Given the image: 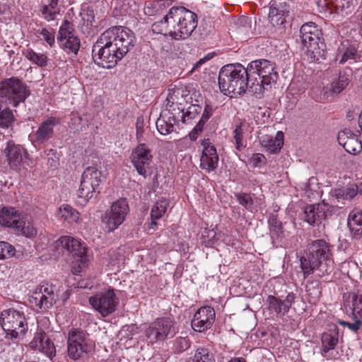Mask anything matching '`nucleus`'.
<instances>
[{
  "label": "nucleus",
  "instance_id": "nucleus-3",
  "mask_svg": "<svg viewBox=\"0 0 362 362\" xmlns=\"http://www.w3.org/2000/svg\"><path fill=\"white\" fill-rule=\"evenodd\" d=\"M247 71L250 78L249 92L257 98L263 95L266 86L276 81L278 74L274 65L267 59H257L247 65Z\"/></svg>",
  "mask_w": 362,
  "mask_h": 362
},
{
  "label": "nucleus",
  "instance_id": "nucleus-12",
  "mask_svg": "<svg viewBox=\"0 0 362 362\" xmlns=\"http://www.w3.org/2000/svg\"><path fill=\"white\" fill-rule=\"evenodd\" d=\"M57 300L55 287L48 284L38 286L29 298V302L41 312L52 308Z\"/></svg>",
  "mask_w": 362,
  "mask_h": 362
},
{
  "label": "nucleus",
  "instance_id": "nucleus-55",
  "mask_svg": "<svg viewBox=\"0 0 362 362\" xmlns=\"http://www.w3.org/2000/svg\"><path fill=\"white\" fill-rule=\"evenodd\" d=\"M265 157L262 153H254L251 158V162L253 163L254 166H257L260 163H262Z\"/></svg>",
  "mask_w": 362,
  "mask_h": 362
},
{
  "label": "nucleus",
  "instance_id": "nucleus-38",
  "mask_svg": "<svg viewBox=\"0 0 362 362\" xmlns=\"http://www.w3.org/2000/svg\"><path fill=\"white\" fill-rule=\"evenodd\" d=\"M322 351L325 353L329 350L334 349L338 343L337 333H324L322 335Z\"/></svg>",
  "mask_w": 362,
  "mask_h": 362
},
{
  "label": "nucleus",
  "instance_id": "nucleus-51",
  "mask_svg": "<svg viewBox=\"0 0 362 362\" xmlns=\"http://www.w3.org/2000/svg\"><path fill=\"white\" fill-rule=\"evenodd\" d=\"M354 318L355 322L354 323H351L349 322H346L344 320H339L338 322L341 325L344 327H347L349 329L353 331L354 332H357L358 330L362 327V318H360L357 315H354Z\"/></svg>",
  "mask_w": 362,
  "mask_h": 362
},
{
  "label": "nucleus",
  "instance_id": "nucleus-6",
  "mask_svg": "<svg viewBox=\"0 0 362 362\" xmlns=\"http://www.w3.org/2000/svg\"><path fill=\"white\" fill-rule=\"evenodd\" d=\"M170 18L174 21L173 39L176 40L187 39L197 26V16L185 7H172Z\"/></svg>",
  "mask_w": 362,
  "mask_h": 362
},
{
  "label": "nucleus",
  "instance_id": "nucleus-18",
  "mask_svg": "<svg viewBox=\"0 0 362 362\" xmlns=\"http://www.w3.org/2000/svg\"><path fill=\"white\" fill-rule=\"evenodd\" d=\"M215 310L210 306L200 308L192 320V329L199 332L210 329L215 321Z\"/></svg>",
  "mask_w": 362,
  "mask_h": 362
},
{
  "label": "nucleus",
  "instance_id": "nucleus-59",
  "mask_svg": "<svg viewBox=\"0 0 362 362\" xmlns=\"http://www.w3.org/2000/svg\"><path fill=\"white\" fill-rule=\"evenodd\" d=\"M316 4L322 8L327 7L329 4H332L329 0H316Z\"/></svg>",
  "mask_w": 362,
  "mask_h": 362
},
{
  "label": "nucleus",
  "instance_id": "nucleus-21",
  "mask_svg": "<svg viewBox=\"0 0 362 362\" xmlns=\"http://www.w3.org/2000/svg\"><path fill=\"white\" fill-rule=\"evenodd\" d=\"M56 123V119L50 117L40 124L37 130L30 136L35 146L43 144L53 136Z\"/></svg>",
  "mask_w": 362,
  "mask_h": 362
},
{
  "label": "nucleus",
  "instance_id": "nucleus-11",
  "mask_svg": "<svg viewBox=\"0 0 362 362\" xmlns=\"http://www.w3.org/2000/svg\"><path fill=\"white\" fill-rule=\"evenodd\" d=\"M129 212V205L124 199H120L112 203L102 217V222L108 231L117 229L125 220Z\"/></svg>",
  "mask_w": 362,
  "mask_h": 362
},
{
  "label": "nucleus",
  "instance_id": "nucleus-23",
  "mask_svg": "<svg viewBox=\"0 0 362 362\" xmlns=\"http://www.w3.org/2000/svg\"><path fill=\"white\" fill-rule=\"evenodd\" d=\"M31 344L38 348L50 359L56 356V349L54 344L51 341L47 334L42 329H38L35 334Z\"/></svg>",
  "mask_w": 362,
  "mask_h": 362
},
{
  "label": "nucleus",
  "instance_id": "nucleus-60",
  "mask_svg": "<svg viewBox=\"0 0 362 362\" xmlns=\"http://www.w3.org/2000/svg\"><path fill=\"white\" fill-rule=\"evenodd\" d=\"M211 57H205L202 59H200L197 63L194 64L193 69H198L204 63H205L207 60H209Z\"/></svg>",
  "mask_w": 362,
  "mask_h": 362
},
{
  "label": "nucleus",
  "instance_id": "nucleus-40",
  "mask_svg": "<svg viewBox=\"0 0 362 362\" xmlns=\"http://www.w3.org/2000/svg\"><path fill=\"white\" fill-rule=\"evenodd\" d=\"M267 302L269 303V308L274 311L277 315H284L288 312V310H284V304L282 300L274 296H269Z\"/></svg>",
  "mask_w": 362,
  "mask_h": 362
},
{
  "label": "nucleus",
  "instance_id": "nucleus-32",
  "mask_svg": "<svg viewBox=\"0 0 362 362\" xmlns=\"http://www.w3.org/2000/svg\"><path fill=\"white\" fill-rule=\"evenodd\" d=\"M352 71L350 68H345L339 72V76L331 85V90L334 93H341L349 83Z\"/></svg>",
  "mask_w": 362,
  "mask_h": 362
},
{
  "label": "nucleus",
  "instance_id": "nucleus-41",
  "mask_svg": "<svg viewBox=\"0 0 362 362\" xmlns=\"http://www.w3.org/2000/svg\"><path fill=\"white\" fill-rule=\"evenodd\" d=\"M16 249L8 242L0 241V259H8L16 256Z\"/></svg>",
  "mask_w": 362,
  "mask_h": 362
},
{
  "label": "nucleus",
  "instance_id": "nucleus-42",
  "mask_svg": "<svg viewBox=\"0 0 362 362\" xmlns=\"http://www.w3.org/2000/svg\"><path fill=\"white\" fill-rule=\"evenodd\" d=\"M14 122L13 112L9 108H5L0 112V127L8 128Z\"/></svg>",
  "mask_w": 362,
  "mask_h": 362
},
{
  "label": "nucleus",
  "instance_id": "nucleus-48",
  "mask_svg": "<svg viewBox=\"0 0 362 362\" xmlns=\"http://www.w3.org/2000/svg\"><path fill=\"white\" fill-rule=\"evenodd\" d=\"M283 14L276 7L271 6L269 13V19L270 23L274 26L275 25L282 24L284 19Z\"/></svg>",
  "mask_w": 362,
  "mask_h": 362
},
{
  "label": "nucleus",
  "instance_id": "nucleus-16",
  "mask_svg": "<svg viewBox=\"0 0 362 362\" xmlns=\"http://www.w3.org/2000/svg\"><path fill=\"white\" fill-rule=\"evenodd\" d=\"M4 152L11 169L18 170L28 165V153L21 145L10 140L7 142Z\"/></svg>",
  "mask_w": 362,
  "mask_h": 362
},
{
  "label": "nucleus",
  "instance_id": "nucleus-52",
  "mask_svg": "<svg viewBox=\"0 0 362 362\" xmlns=\"http://www.w3.org/2000/svg\"><path fill=\"white\" fill-rule=\"evenodd\" d=\"M306 291L314 300L318 299L320 295V290L317 284L311 283L306 286Z\"/></svg>",
  "mask_w": 362,
  "mask_h": 362
},
{
  "label": "nucleus",
  "instance_id": "nucleus-8",
  "mask_svg": "<svg viewBox=\"0 0 362 362\" xmlns=\"http://www.w3.org/2000/svg\"><path fill=\"white\" fill-rule=\"evenodd\" d=\"M30 94L28 86L18 77L13 76L0 81V98L14 107L24 103Z\"/></svg>",
  "mask_w": 362,
  "mask_h": 362
},
{
  "label": "nucleus",
  "instance_id": "nucleus-58",
  "mask_svg": "<svg viewBox=\"0 0 362 362\" xmlns=\"http://www.w3.org/2000/svg\"><path fill=\"white\" fill-rule=\"evenodd\" d=\"M206 122H207V120L204 119L203 118L201 117V119H199V122L194 127V129H195V130L197 132H202V130H203V128L204 127V124H206Z\"/></svg>",
  "mask_w": 362,
  "mask_h": 362
},
{
  "label": "nucleus",
  "instance_id": "nucleus-25",
  "mask_svg": "<svg viewBox=\"0 0 362 362\" xmlns=\"http://www.w3.org/2000/svg\"><path fill=\"white\" fill-rule=\"evenodd\" d=\"M0 223L16 229L22 223L21 214L13 207L4 206L0 210Z\"/></svg>",
  "mask_w": 362,
  "mask_h": 362
},
{
  "label": "nucleus",
  "instance_id": "nucleus-5",
  "mask_svg": "<svg viewBox=\"0 0 362 362\" xmlns=\"http://www.w3.org/2000/svg\"><path fill=\"white\" fill-rule=\"evenodd\" d=\"M331 255V245L325 240L313 241L309 245L306 256L300 258L304 279L317 269L322 262L329 260Z\"/></svg>",
  "mask_w": 362,
  "mask_h": 362
},
{
  "label": "nucleus",
  "instance_id": "nucleus-1",
  "mask_svg": "<svg viewBox=\"0 0 362 362\" xmlns=\"http://www.w3.org/2000/svg\"><path fill=\"white\" fill-rule=\"evenodd\" d=\"M133 32L127 27L114 26L103 32L92 49L93 59L103 68L115 67L134 46Z\"/></svg>",
  "mask_w": 362,
  "mask_h": 362
},
{
  "label": "nucleus",
  "instance_id": "nucleus-43",
  "mask_svg": "<svg viewBox=\"0 0 362 362\" xmlns=\"http://www.w3.org/2000/svg\"><path fill=\"white\" fill-rule=\"evenodd\" d=\"M351 297L353 315L362 318V294L352 293Z\"/></svg>",
  "mask_w": 362,
  "mask_h": 362
},
{
  "label": "nucleus",
  "instance_id": "nucleus-19",
  "mask_svg": "<svg viewBox=\"0 0 362 362\" xmlns=\"http://www.w3.org/2000/svg\"><path fill=\"white\" fill-rule=\"evenodd\" d=\"M201 144L203 146V150L200 158V167L209 173L217 168L218 156L215 146L209 139H203Z\"/></svg>",
  "mask_w": 362,
  "mask_h": 362
},
{
  "label": "nucleus",
  "instance_id": "nucleus-57",
  "mask_svg": "<svg viewBox=\"0 0 362 362\" xmlns=\"http://www.w3.org/2000/svg\"><path fill=\"white\" fill-rule=\"evenodd\" d=\"M62 0H47V4L52 8H54L57 11L60 12V8L59 6V2Z\"/></svg>",
  "mask_w": 362,
  "mask_h": 362
},
{
  "label": "nucleus",
  "instance_id": "nucleus-17",
  "mask_svg": "<svg viewBox=\"0 0 362 362\" xmlns=\"http://www.w3.org/2000/svg\"><path fill=\"white\" fill-rule=\"evenodd\" d=\"M57 39L64 51L77 54L81 45L80 40L74 33L73 25L67 20L64 21L60 26Z\"/></svg>",
  "mask_w": 362,
  "mask_h": 362
},
{
  "label": "nucleus",
  "instance_id": "nucleus-2",
  "mask_svg": "<svg viewBox=\"0 0 362 362\" xmlns=\"http://www.w3.org/2000/svg\"><path fill=\"white\" fill-rule=\"evenodd\" d=\"M218 86L226 95L237 97L249 90L250 78L247 67L240 64H229L223 66L218 74Z\"/></svg>",
  "mask_w": 362,
  "mask_h": 362
},
{
  "label": "nucleus",
  "instance_id": "nucleus-13",
  "mask_svg": "<svg viewBox=\"0 0 362 362\" xmlns=\"http://www.w3.org/2000/svg\"><path fill=\"white\" fill-rule=\"evenodd\" d=\"M177 332L174 322L170 318H158L151 322L145 330V335L150 342L163 341L173 337Z\"/></svg>",
  "mask_w": 362,
  "mask_h": 362
},
{
  "label": "nucleus",
  "instance_id": "nucleus-64",
  "mask_svg": "<svg viewBox=\"0 0 362 362\" xmlns=\"http://www.w3.org/2000/svg\"><path fill=\"white\" fill-rule=\"evenodd\" d=\"M358 122H359V125H360V127L362 130V110H361V112L360 113L359 116H358Z\"/></svg>",
  "mask_w": 362,
  "mask_h": 362
},
{
  "label": "nucleus",
  "instance_id": "nucleus-31",
  "mask_svg": "<svg viewBox=\"0 0 362 362\" xmlns=\"http://www.w3.org/2000/svg\"><path fill=\"white\" fill-rule=\"evenodd\" d=\"M348 226L353 238L360 239L362 238V212L353 211L348 218Z\"/></svg>",
  "mask_w": 362,
  "mask_h": 362
},
{
  "label": "nucleus",
  "instance_id": "nucleus-15",
  "mask_svg": "<svg viewBox=\"0 0 362 362\" xmlns=\"http://www.w3.org/2000/svg\"><path fill=\"white\" fill-rule=\"evenodd\" d=\"M89 303L93 308L99 312L103 317L112 313L118 303V298L113 289H108L104 292L97 293L89 298Z\"/></svg>",
  "mask_w": 362,
  "mask_h": 362
},
{
  "label": "nucleus",
  "instance_id": "nucleus-22",
  "mask_svg": "<svg viewBox=\"0 0 362 362\" xmlns=\"http://www.w3.org/2000/svg\"><path fill=\"white\" fill-rule=\"evenodd\" d=\"M337 140L339 144L350 154L356 155L362 150L361 141L349 129L340 131L338 133Z\"/></svg>",
  "mask_w": 362,
  "mask_h": 362
},
{
  "label": "nucleus",
  "instance_id": "nucleus-20",
  "mask_svg": "<svg viewBox=\"0 0 362 362\" xmlns=\"http://www.w3.org/2000/svg\"><path fill=\"white\" fill-rule=\"evenodd\" d=\"M59 241L61 245L73 256L78 257V261L83 267L86 265L88 259L86 255V247L83 243L71 236H62Z\"/></svg>",
  "mask_w": 362,
  "mask_h": 362
},
{
  "label": "nucleus",
  "instance_id": "nucleus-49",
  "mask_svg": "<svg viewBox=\"0 0 362 362\" xmlns=\"http://www.w3.org/2000/svg\"><path fill=\"white\" fill-rule=\"evenodd\" d=\"M190 346V340L187 337H179L176 339L174 344V349L176 353H182Z\"/></svg>",
  "mask_w": 362,
  "mask_h": 362
},
{
  "label": "nucleus",
  "instance_id": "nucleus-4",
  "mask_svg": "<svg viewBox=\"0 0 362 362\" xmlns=\"http://www.w3.org/2000/svg\"><path fill=\"white\" fill-rule=\"evenodd\" d=\"M321 30L313 22L305 23L300 28V42L310 62H320L325 59V45L321 40Z\"/></svg>",
  "mask_w": 362,
  "mask_h": 362
},
{
  "label": "nucleus",
  "instance_id": "nucleus-46",
  "mask_svg": "<svg viewBox=\"0 0 362 362\" xmlns=\"http://www.w3.org/2000/svg\"><path fill=\"white\" fill-rule=\"evenodd\" d=\"M42 17L47 21H54L56 15L59 14V12L54 8L51 7L47 3H45L40 9Z\"/></svg>",
  "mask_w": 362,
  "mask_h": 362
},
{
  "label": "nucleus",
  "instance_id": "nucleus-27",
  "mask_svg": "<svg viewBox=\"0 0 362 362\" xmlns=\"http://www.w3.org/2000/svg\"><path fill=\"white\" fill-rule=\"evenodd\" d=\"M174 21L170 18V9L163 18L159 21L155 22L151 25L153 33L169 35L173 38L175 30H173Z\"/></svg>",
  "mask_w": 362,
  "mask_h": 362
},
{
  "label": "nucleus",
  "instance_id": "nucleus-9",
  "mask_svg": "<svg viewBox=\"0 0 362 362\" xmlns=\"http://www.w3.org/2000/svg\"><path fill=\"white\" fill-rule=\"evenodd\" d=\"M67 352L70 358L76 361L94 350L95 344L83 330L71 329L68 334Z\"/></svg>",
  "mask_w": 362,
  "mask_h": 362
},
{
  "label": "nucleus",
  "instance_id": "nucleus-44",
  "mask_svg": "<svg viewBox=\"0 0 362 362\" xmlns=\"http://www.w3.org/2000/svg\"><path fill=\"white\" fill-rule=\"evenodd\" d=\"M202 106L199 104H192L188 107L187 111L182 113L181 117L183 123L194 118L202 111Z\"/></svg>",
  "mask_w": 362,
  "mask_h": 362
},
{
  "label": "nucleus",
  "instance_id": "nucleus-53",
  "mask_svg": "<svg viewBox=\"0 0 362 362\" xmlns=\"http://www.w3.org/2000/svg\"><path fill=\"white\" fill-rule=\"evenodd\" d=\"M295 300V295L293 293H289L286 298L282 300L284 304V310H289L291 306Z\"/></svg>",
  "mask_w": 362,
  "mask_h": 362
},
{
  "label": "nucleus",
  "instance_id": "nucleus-33",
  "mask_svg": "<svg viewBox=\"0 0 362 362\" xmlns=\"http://www.w3.org/2000/svg\"><path fill=\"white\" fill-rule=\"evenodd\" d=\"M357 194V188L355 185H351L344 188L332 189L331 195L337 202L344 200H351Z\"/></svg>",
  "mask_w": 362,
  "mask_h": 362
},
{
  "label": "nucleus",
  "instance_id": "nucleus-10",
  "mask_svg": "<svg viewBox=\"0 0 362 362\" xmlns=\"http://www.w3.org/2000/svg\"><path fill=\"white\" fill-rule=\"evenodd\" d=\"M103 181V175L95 166L85 168L81 175L80 186L78 189V197L86 203L96 194L100 193V185Z\"/></svg>",
  "mask_w": 362,
  "mask_h": 362
},
{
  "label": "nucleus",
  "instance_id": "nucleus-50",
  "mask_svg": "<svg viewBox=\"0 0 362 362\" xmlns=\"http://www.w3.org/2000/svg\"><path fill=\"white\" fill-rule=\"evenodd\" d=\"M16 230L18 233H21L28 238H32L37 234L36 229L30 224L25 226V223L23 220L21 227H17Z\"/></svg>",
  "mask_w": 362,
  "mask_h": 362
},
{
  "label": "nucleus",
  "instance_id": "nucleus-37",
  "mask_svg": "<svg viewBox=\"0 0 362 362\" xmlns=\"http://www.w3.org/2000/svg\"><path fill=\"white\" fill-rule=\"evenodd\" d=\"M59 211L61 217L69 223L76 222L79 219V213L69 205H62Z\"/></svg>",
  "mask_w": 362,
  "mask_h": 362
},
{
  "label": "nucleus",
  "instance_id": "nucleus-24",
  "mask_svg": "<svg viewBox=\"0 0 362 362\" xmlns=\"http://www.w3.org/2000/svg\"><path fill=\"white\" fill-rule=\"evenodd\" d=\"M328 214V206L324 202L307 206L304 209L305 220L310 225L320 223Z\"/></svg>",
  "mask_w": 362,
  "mask_h": 362
},
{
  "label": "nucleus",
  "instance_id": "nucleus-26",
  "mask_svg": "<svg viewBox=\"0 0 362 362\" xmlns=\"http://www.w3.org/2000/svg\"><path fill=\"white\" fill-rule=\"evenodd\" d=\"M169 204V200L164 198L158 199L155 203L151 211V222L148 223L149 230L154 231L156 229L158 225L156 221L164 216Z\"/></svg>",
  "mask_w": 362,
  "mask_h": 362
},
{
  "label": "nucleus",
  "instance_id": "nucleus-14",
  "mask_svg": "<svg viewBox=\"0 0 362 362\" xmlns=\"http://www.w3.org/2000/svg\"><path fill=\"white\" fill-rule=\"evenodd\" d=\"M131 161L137 173L146 177L151 173L153 156L150 148L145 144H139L132 152Z\"/></svg>",
  "mask_w": 362,
  "mask_h": 362
},
{
  "label": "nucleus",
  "instance_id": "nucleus-61",
  "mask_svg": "<svg viewBox=\"0 0 362 362\" xmlns=\"http://www.w3.org/2000/svg\"><path fill=\"white\" fill-rule=\"evenodd\" d=\"M156 4L159 8L168 7L170 4L167 0H158Z\"/></svg>",
  "mask_w": 362,
  "mask_h": 362
},
{
  "label": "nucleus",
  "instance_id": "nucleus-36",
  "mask_svg": "<svg viewBox=\"0 0 362 362\" xmlns=\"http://www.w3.org/2000/svg\"><path fill=\"white\" fill-rule=\"evenodd\" d=\"M244 129L243 124L237 125L233 132V140L235 148L238 151H242L246 147V142L243 139Z\"/></svg>",
  "mask_w": 362,
  "mask_h": 362
},
{
  "label": "nucleus",
  "instance_id": "nucleus-34",
  "mask_svg": "<svg viewBox=\"0 0 362 362\" xmlns=\"http://www.w3.org/2000/svg\"><path fill=\"white\" fill-rule=\"evenodd\" d=\"M269 223L272 242L274 243H279L283 238L284 234L282 223L276 216H272L269 220Z\"/></svg>",
  "mask_w": 362,
  "mask_h": 362
},
{
  "label": "nucleus",
  "instance_id": "nucleus-47",
  "mask_svg": "<svg viewBox=\"0 0 362 362\" xmlns=\"http://www.w3.org/2000/svg\"><path fill=\"white\" fill-rule=\"evenodd\" d=\"M235 197L238 203L247 210H251L253 206V200L251 196L247 193H237Z\"/></svg>",
  "mask_w": 362,
  "mask_h": 362
},
{
  "label": "nucleus",
  "instance_id": "nucleus-54",
  "mask_svg": "<svg viewBox=\"0 0 362 362\" xmlns=\"http://www.w3.org/2000/svg\"><path fill=\"white\" fill-rule=\"evenodd\" d=\"M136 139L139 141H141L142 140L143 134L144 132L143 122H140L139 119L137 120L136 124Z\"/></svg>",
  "mask_w": 362,
  "mask_h": 362
},
{
  "label": "nucleus",
  "instance_id": "nucleus-30",
  "mask_svg": "<svg viewBox=\"0 0 362 362\" xmlns=\"http://www.w3.org/2000/svg\"><path fill=\"white\" fill-rule=\"evenodd\" d=\"M169 115L162 113L156 121V128L163 135H167L174 131V126L178 120L174 115L168 112Z\"/></svg>",
  "mask_w": 362,
  "mask_h": 362
},
{
  "label": "nucleus",
  "instance_id": "nucleus-7",
  "mask_svg": "<svg viewBox=\"0 0 362 362\" xmlns=\"http://www.w3.org/2000/svg\"><path fill=\"white\" fill-rule=\"evenodd\" d=\"M0 325L6 332V339L15 342L22 339L28 329L24 313L14 309L1 312Z\"/></svg>",
  "mask_w": 362,
  "mask_h": 362
},
{
  "label": "nucleus",
  "instance_id": "nucleus-35",
  "mask_svg": "<svg viewBox=\"0 0 362 362\" xmlns=\"http://www.w3.org/2000/svg\"><path fill=\"white\" fill-rule=\"evenodd\" d=\"M188 361L191 362H215L214 354L207 347H199L194 355Z\"/></svg>",
  "mask_w": 362,
  "mask_h": 362
},
{
  "label": "nucleus",
  "instance_id": "nucleus-39",
  "mask_svg": "<svg viewBox=\"0 0 362 362\" xmlns=\"http://www.w3.org/2000/svg\"><path fill=\"white\" fill-rule=\"evenodd\" d=\"M24 55L28 60L39 66H45L47 65V57L45 54H38L31 49H28L24 52Z\"/></svg>",
  "mask_w": 362,
  "mask_h": 362
},
{
  "label": "nucleus",
  "instance_id": "nucleus-28",
  "mask_svg": "<svg viewBox=\"0 0 362 362\" xmlns=\"http://www.w3.org/2000/svg\"><path fill=\"white\" fill-rule=\"evenodd\" d=\"M284 135L281 131H279L275 137L264 136L262 137L260 143L262 146L267 148L270 153H277L284 145Z\"/></svg>",
  "mask_w": 362,
  "mask_h": 362
},
{
  "label": "nucleus",
  "instance_id": "nucleus-45",
  "mask_svg": "<svg viewBox=\"0 0 362 362\" xmlns=\"http://www.w3.org/2000/svg\"><path fill=\"white\" fill-rule=\"evenodd\" d=\"M42 39L50 46L53 47L55 43V32L52 28H42L37 31Z\"/></svg>",
  "mask_w": 362,
  "mask_h": 362
},
{
  "label": "nucleus",
  "instance_id": "nucleus-62",
  "mask_svg": "<svg viewBox=\"0 0 362 362\" xmlns=\"http://www.w3.org/2000/svg\"><path fill=\"white\" fill-rule=\"evenodd\" d=\"M199 132H197L195 129H193L192 131L189 133V136L191 140L195 141L197 139L198 134Z\"/></svg>",
  "mask_w": 362,
  "mask_h": 362
},
{
  "label": "nucleus",
  "instance_id": "nucleus-63",
  "mask_svg": "<svg viewBox=\"0 0 362 362\" xmlns=\"http://www.w3.org/2000/svg\"><path fill=\"white\" fill-rule=\"evenodd\" d=\"M228 362H245V361L243 358H235L233 359H231Z\"/></svg>",
  "mask_w": 362,
  "mask_h": 362
},
{
  "label": "nucleus",
  "instance_id": "nucleus-56",
  "mask_svg": "<svg viewBox=\"0 0 362 362\" xmlns=\"http://www.w3.org/2000/svg\"><path fill=\"white\" fill-rule=\"evenodd\" d=\"M214 109L213 107L209 104H206L204 110V112L202 115V118L208 120L213 115Z\"/></svg>",
  "mask_w": 362,
  "mask_h": 362
},
{
  "label": "nucleus",
  "instance_id": "nucleus-29",
  "mask_svg": "<svg viewBox=\"0 0 362 362\" xmlns=\"http://www.w3.org/2000/svg\"><path fill=\"white\" fill-rule=\"evenodd\" d=\"M358 57L356 47L350 44L348 40L341 43L338 49L337 60L339 64H344L349 60H356Z\"/></svg>",
  "mask_w": 362,
  "mask_h": 362
}]
</instances>
